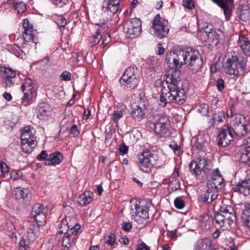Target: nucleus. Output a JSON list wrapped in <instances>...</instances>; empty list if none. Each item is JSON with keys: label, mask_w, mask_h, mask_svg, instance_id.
<instances>
[{"label": "nucleus", "mask_w": 250, "mask_h": 250, "mask_svg": "<svg viewBox=\"0 0 250 250\" xmlns=\"http://www.w3.org/2000/svg\"><path fill=\"white\" fill-rule=\"evenodd\" d=\"M247 61L239 55L228 53L225 63L224 71L236 80L239 77L244 75Z\"/></svg>", "instance_id": "1"}, {"label": "nucleus", "mask_w": 250, "mask_h": 250, "mask_svg": "<svg viewBox=\"0 0 250 250\" xmlns=\"http://www.w3.org/2000/svg\"><path fill=\"white\" fill-rule=\"evenodd\" d=\"M236 218L233 208L230 206L221 207L214 216L218 227L223 230H229L234 225Z\"/></svg>", "instance_id": "2"}, {"label": "nucleus", "mask_w": 250, "mask_h": 250, "mask_svg": "<svg viewBox=\"0 0 250 250\" xmlns=\"http://www.w3.org/2000/svg\"><path fill=\"white\" fill-rule=\"evenodd\" d=\"M211 167L210 161L204 158H197L189 165L190 172L199 179L207 178Z\"/></svg>", "instance_id": "3"}, {"label": "nucleus", "mask_w": 250, "mask_h": 250, "mask_svg": "<svg viewBox=\"0 0 250 250\" xmlns=\"http://www.w3.org/2000/svg\"><path fill=\"white\" fill-rule=\"evenodd\" d=\"M190 49L188 50H177L167 52L166 56V62L168 67L181 68L187 64L188 58L189 57Z\"/></svg>", "instance_id": "4"}, {"label": "nucleus", "mask_w": 250, "mask_h": 250, "mask_svg": "<svg viewBox=\"0 0 250 250\" xmlns=\"http://www.w3.org/2000/svg\"><path fill=\"white\" fill-rule=\"evenodd\" d=\"M152 205L146 201L136 203L132 206L131 213L134 221L140 225H145L148 218V211Z\"/></svg>", "instance_id": "5"}, {"label": "nucleus", "mask_w": 250, "mask_h": 250, "mask_svg": "<svg viewBox=\"0 0 250 250\" xmlns=\"http://www.w3.org/2000/svg\"><path fill=\"white\" fill-rule=\"evenodd\" d=\"M140 80V73L138 68L127 67L120 79L122 86L125 89L129 90L135 88L138 84Z\"/></svg>", "instance_id": "6"}, {"label": "nucleus", "mask_w": 250, "mask_h": 250, "mask_svg": "<svg viewBox=\"0 0 250 250\" xmlns=\"http://www.w3.org/2000/svg\"><path fill=\"white\" fill-rule=\"evenodd\" d=\"M46 207L41 204H35L31 211V216L36 221V225H31V227L36 230L39 227L43 226L46 222V213H47Z\"/></svg>", "instance_id": "7"}, {"label": "nucleus", "mask_w": 250, "mask_h": 250, "mask_svg": "<svg viewBox=\"0 0 250 250\" xmlns=\"http://www.w3.org/2000/svg\"><path fill=\"white\" fill-rule=\"evenodd\" d=\"M157 160V155L151 151L142 152L139 156V167L141 170L148 172L156 164Z\"/></svg>", "instance_id": "8"}, {"label": "nucleus", "mask_w": 250, "mask_h": 250, "mask_svg": "<svg viewBox=\"0 0 250 250\" xmlns=\"http://www.w3.org/2000/svg\"><path fill=\"white\" fill-rule=\"evenodd\" d=\"M152 29L153 34L160 39L165 37L169 31L167 22L161 18L159 14L153 20Z\"/></svg>", "instance_id": "9"}, {"label": "nucleus", "mask_w": 250, "mask_h": 250, "mask_svg": "<svg viewBox=\"0 0 250 250\" xmlns=\"http://www.w3.org/2000/svg\"><path fill=\"white\" fill-rule=\"evenodd\" d=\"M212 25L209 28L208 26L204 30V36L207 37V41L210 45H215L221 43L224 40L223 32L218 29L212 28Z\"/></svg>", "instance_id": "10"}, {"label": "nucleus", "mask_w": 250, "mask_h": 250, "mask_svg": "<svg viewBox=\"0 0 250 250\" xmlns=\"http://www.w3.org/2000/svg\"><path fill=\"white\" fill-rule=\"evenodd\" d=\"M141 25V21L139 19L133 18L125 22L124 30L128 37L134 38L140 34L142 30Z\"/></svg>", "instance_id": "11"}, {"label": "nucleus", "mask_w": 250, "mask_h": 250, "mask_svg": "<svg viewBox=\"0 0 250 250\" xmlns=\"http://www.w3.org/2000/svg\"><path fill=\"white\" fill-rule=\"evenodd\" d=\"M170 124L166 116L160 117L155 124L154 131L160 137H167L170 136Z\"/></svg>", "instance_id": "12"}, {"label": "nucleus", "mask_w": 250, "mask_h": 250, "mask_svg": "<svg viewBox=\"0 0 250 250\" xmlns=\"http://www.w3.org/2000/svg\"><path fill=\"white\" fill-rule=\"evenodd\" d=\"M203 60L200 57L199 53L190 49L189 57L188 58L187 65L193 73H196L201 69Z\"/></svg>", "instance_id": "13"}, {"label": "nucleus", "mask_w": 250, "mask_h": 250, "mask_svg": "<svg viewBox=\"0 0 250 250\" xmlns=\"http://www.w3.org/2000/svg\"><path fill=\"white\" fill-rule=\"evenodd\" d=\"M121 0H104L102 5V14L106 17L107 19L110 18L119 10Z\"/></svg>", "instance_id": "14"}, {"label": "nucleus", "mask_w": 250, "mask_h": 250, "mask_svg": "<svg viewBox=\"0 0 250 250\" xmlns=\"http://www.w3.org/2000/svg\"><path fill=\"white\" fill-rule=\"evenodd\" d=\"M165 72L164 81L167 84L177 85L180 81V71L175 67H168Z\"/></svg>", "instance_id": "15"}, {"label": "nucleus", "mask_w": 250, "mask_h": 250, "mask_svg": "<svg viewBox=\"0 0 250 250\" xmlns=\"http://www.w3.org/2000/svg\"><path fill=\"white\" fill-rule=\"evenodd\" d=\"M211 178L207 183V187H209L210 189L216 190L221 188L223 185V178L219 173L218 169H216L213 171H210V174Z\"/></svg>", "instance_id": "16"}, {"label": "nucleus", "mask_w": 250, "mask_h": 250, "mask_svg": "<svg viewBox=\"0 0 250 250\" xmlns=\"http://www.w3.org/2000/svg\"><path fill=\"white\" fill-rule=\"evenodd\" d=\"M218 145L225 147L229 145L233 138L232 129L229 126H224L218 134Z\"/></svg>", "instance_id": "17"}, {"label": "nucleus", "mask_w": 250, "mask_h": 250, "mask_svg": "<svg viewBox=\"0 0 250 250\" xmlns=\"http://www.w3.org/2000/svg\"><path fill=\"white\" fill-rule=\"evenodd\" d=\"M36 230L29 227L27 229V234L24 235L19 243L20 250H26L30 243L36 239Z\"/></svg>", "instance_id": "18"}, {"label": "nucleus", "mask_w": 250, "mask_h": 250, "mask_svg": "<svg viewBox=\"0 0 250 250\" xmlns=\"http://www.w3.org/2000/svg\"><path fill=\"white\" fill-rule=\"evenodd\" d=\"M244 119V117H236L235 120L233 121V128L232 129L233 132L238 136H243L248 132V125L244 122H243Z\"/></svg>", "instance_id": "19"}, {"label": "nucleus", "mask_w": 250, "mask_h": 250, "mask_svg": "<svg viewBox=\"0 0 250 250\" xmlns=\"http://www.w3.org/2000/svg\"><path fill=\"white\" fill-rule=\"evenodd\" d=\"M22 37L24 42H30L33 41L35 37L36 30H34L32 25L29 24V21L25 19L22 21Z\"/></svg>", "instance_id": "20"}, {"label": "nucleus", "mask_w": 250, "mask_h": 250, "mask_svg": "<svg viewBox=\"0 0 250 250\" xmlns=\"http://www.w3.org/2000/svg\"><path fill=\"white\" fill-rule=\"evenodd\" d=\"M223 9L226 19L229 20L231 14V6L233 4V0H211Z\"/></svg>", "instance_id": "21"}, {"label": "nucleus", "mask_w": 250, "mask_h": 250, "mask_svg": "<svg viewBox=\"0 0 250 250\" xmlns=\"http://www.w3.org/2000/svg\"><path fill=\"white\" fill-rule=\"evenodd\" d=\"M232 188L234 192L245 196L250 195V178L238 183Z\"/></svg>", "instance_id": "22"}, {"label": "nucleus", "mask_w": 250, "mask_h": 250, "mask_svg": "<svg viewBox=\"0 0 250 250\" xmlns=\"http://www.w3.org/2000/svg\"><path fill=\"white\" fill-rule=\"evenodd\" d=\"M16 75V72L8 67H3L0 71V76L5 80L7 85L12 84Z\"/></svg>", "instance_id": "23"}, {"label": "nucleus", "mask_w": 250, "mask_h": 250, "mask_svg": "<svg viewBox=\"0 0 250 250\" xmlns=\"http://www.w3.org/2000/svg\"><path fill=\"white\" fill-rule=\"evenodd\" d=\"M37 109V116L40 119H44L46 117L51 115L52 111V107L46 103L40 104Z\"/></svg>", "instance_id": "24"}, {"label": "nucleus", "mask_w": 250, "mask_h": 250, "mask_svg": "<svg viewBox=\"0 0 250 250\" xmlns=\"http://www.w3.org/2000/svg\"><path fill=\"white\" fill-rule=\"evenodd\" d=\"M36 130L30 125L24 127L21 135V141H36Z\"/></svg>", "instance_id": "25"}, {"label": "nucleus", "mask_w": 250, "mask_h": 250, "mask_svg": "<svg viewBox=\"0 0 250 250\" xmlns=\"http://www.w3.org/2000/svg\"><path fill=\"white\" fill-rule=\"evenodd\" d=\"M69 211V213L65 215V219L62 221V224L60 229H69L72 227L73 225L76 223V215L73 209Z\"/></svg>", "instance_id": "26"}, {"label": "nucleus", "mask_w": 250, "mask_h": 250, "mask_svg": "<svg viewBox=\"0 0 250 250\" xmlns=\"http://www.w3.org/2000/svg\"><path fill=\"white\" fill-rule=\"evenodd\" d=\"M93 23L99 26L100 28L97 29L96 34L92 35L90 39V44L91 46L96 45L100 42V41L102 37V36L101 34V32L106 27L105 24L103 22L102 23L93 22Z\"/></svg>", "instance_id": "27"}, {"label": "nucleus", "mask_w": 250, "mask_h": 250, "mask_svg": "<svg viewBox=\"0 0 250 250\" xmlns=\"http://www.w3.org/2000/svg\"><path fill=\"white\" fill-rule=\"evenodd\" d=\"M59 233H64V235L63 237L62 244V245L65 247H67L68 245L71 244H73L76 241L77 236L75 235L72 234L68 231H66V229H60L59 231Z\"/></svg>", "instance_id": "28"}, {"label": "nucleus", "mask_w": 250, "mask_h": 250, "mask_svg": "<svg viewBox=\"0 0 250 250\" xmlns=\"http://www.w3.org/2000/svg\"><path fill=\"white\" fill-rule=\"evenodd\" d=\"M130 115L134 119L140 121L145 117L146 109L145 107H141L138 105L134 106L132 108Z\"/></svg>", "instance_id": "29"}, {"label": "nucleus", "mask_w": 250, "mask_h": 250, "mask_svg": "<svg viewBox=\"0 0 250 250\" xmlns=\"http://www.w3.org/2000/svg\"><path fill=\"white\" fill-rule=\"evenodd\" d=\"M207 188L208 189L202 196V200L204 203L209 204L217 198L218 192L212 188L210 189L209 187Z\"/></svg>", "instance_id": "30"}, {"label": "nucleus", "mask_w": 250, "mask_h": 250, "mask_svg": "<svg viewBox=\"0 0 250 250\" xmlns=\"http://www.w3.org/2000/svg\"><path fill=\"white\" fill-rule=\"evenodd\" d=\"M63 160V156L59 151H55L49 155V158L45 165L56 166L59 164Z\"/></svg>", "instance_id": "31"}, {"label": "nucleus", "mask_w": 250, "mask_h": 250, "mask_svg": "<svg viewBox=\"0 0 250 250\" xmlns=\"http://www.w3.org/2000/svg\"><path fill=\"white\" fill-rule=\"evenodd\" d=\"M93 193L90 191H85L81 194L78 199V203L82 207H84L89 204L92 200Z\"/></svg>", "instance_id": "32"}, {"label": "nucleus", "mask_w": 250, "mask_h": 250, "mask_svg": "<svg viewBox=\"0 0 250 250\" xmlns=\"http://www.w3.org/2000/svg\"><path fill=\"white\" fill-rule=\"evenodd\" d=\"M212 241L209 238H205L197 242L195 250H212Z\"/></svg>", "instance_id": "33"}, {"label": "nucleus", "mask_w": 250, "mask_h": 250, "mask_svg": "<svg viewBox=\"0 0 250 250\" xmlns=\"http://www.w3.org/2000/svg\"><path fill=\"white\" fill-rule=\"evenodd\" d=\"M241 19L247 21L250 19V8L247 4H240L238 7Z\"/></svg>", "instance_id": "34"}, {"label": "nucleus", "mask_w": 250, "mask_h": 250, "mask_svg": "<svg viewBox=\"0 0 250 250\" xmlns=\"http://www.w3.org/2000/svg\"><path fill=\"white\" fill-rule=\"evenodd\" d=\"M238 44L246 55H250V43L247 38L245 36H240Z\"/></svg>", "instance_id": "35"}, {"label": "nucleus", "mask_w": 250, "mask_h": 250, "mask_svg": "<svg viewBox=\"0 0 250 250\" xmlns=\"http://www.w3.org/2000/svg\"><path fill=\"white\" fill-rule=\"evenodd\" d=\"M21 87L23 94H33L35 92V90L32 85V81L29 78L24 80L21 84Z\"/></svg>", "instance_id": "36"}, {"label": "nucleus", "mask_w": 250, "mask_h": 250, "mask_svg": "<svg viewBox=\"0 0 250 250\" xmlns=\"http://www.w3.org/2000/svg\"><path fill=\"white\" fill-rule=\"evenodd\" d=\"M37 142L32 141H21L22 149L23 152L26 153H30L35 148Z\"/></svg>", "instance_id": "37"}, {"label": "nucleus", "mask_w": 250, "mask_h": 250, "mask_svg": "<svg viewBox=\"0 0 250 250\" xmlns=\"http://www.w3.org/2000/svg\"><path fill=\"white\" fill-rule=\"evenodd\" d=\"M29 193V190L28 189L22 188L21 187L17 188L13 192V194L17 200L27 197Z\"/></svg>", "instance_id": "38"}, {"label": "nucleus", "mask_w": 250, "mask_h": 250, "mask_svg": "<svg viewBox=\"0 0 250 250\" xmlns=\"http://www.w3.org/2000/svg\"><path fill=\"white\" fill-rule=\"evenodd\" d=\"M185 95H169L168 96V103L183 104L185 102Z\"/></svg>", "instance_id": "39"}, {"label": "nucleus", "mask_w": 250, "mask_h": 250, "mask_svg": "<svg viewBox=\"0 0 250 250\" xmlns=\"http://www.w3.org/2000/svg\"><path fill=\"white\" fill-rule=\"evenodd\" d=\"M6 229L9 232L8 235L14 240H17V232L16 230L15 227L13 223L11 221H8L6 223Z\"/></svg>", "instance_id": "40"}, {"label": "nucleus", "mask_w": 250, "mask_h": 250, "mask_svg": "<svg viewBox=\"0 0 250 250\" xmlns=\"http://www.w3.org/2000/svg\"><path fill=\"white\" fill-rule=\"evenodd\" d=\"M225 118L224 113L223 111H218L215 113L212 118L211 119L210 122L213 124L219 123L222 122Z\"/></svg>", "instance_id": "41"}, {"label": "nucleus", "mask_w": 250, "mask_h": 250, "mask_svg": "<svg viewBox=\"0 0 250 250\" xmlns=\"http://www.w3.org/2000/svg\"><path fill=\"white\" fill-rule=\"evenodd\" d=\"M168 188L173 191L180 189V183L179 180L177 179H173L169 184Z\"/></svg>", "instance_id": "42"}, {"label": "nucleus", "mask_w": 250, "mask_h": 250, "mask_svg": "<svg viewBox=\"0 0 250 250\" xmlns=\"http://www.w3.org/2000/svg\"><path fill=\"white\" fill-rule=\"evenodd\" d=\"M55 21L60 28L64 27L67 23L66 20L62 15L56 17Z\"/></svg>", "instance_id": "43"}, {"label": "nucleus", "mask_w": 250, "mask_h": 250, "mask_svg": "<svg viewBox=\"0 0 250 250\" xmlns=\"http://www.w3.org/2000/svg\"><path fill=\"white\" fill-rule=\"evenodd\" d=\"M13 6L15 7V9L17 11L18 13L21 14L23 13L26 9L25 3L22 2H20L13 4Z\"/></svg>", "instance_id": "44"}, {"label": "nucleus", "mask_w": 250, "mask_h": 250, "mask_svg": "<svg viewBox=\"0 0 250 250\" xmlns=\"http://www.w3.org/2000/svg\"><path fill=\"white\" fill-rule=\"evenodd\" d=\"M104 241L107 244L113 246L116 241L115 235L113 233L109 234L104 237Z\"/></svg>", "instance_id": "45"}, {"label": "nucleus", "mask_w": 250, "mask_h": 250, "mask_svg": "<svg viewBox=\"0 0 250 250\" xmlns=\"http://www.w3.org/2000/svg\"><path fill=\"white\" fill-rule=\"evenodd\" d=\"M81 228V226L79 224H74L73 225L72 227H70L69 229H65L66 231H68L69 232H70L72 234L75 235V236H77V234L79 230V229Z\"/></svg>", "instance_id": "46"}, {"label": "nucleus", "mask_w": 250, "mask_h": 250, "mask_svg": "<svg viewBox=\"0 0 250 250\" xmlns=\"http://www.w3.org/2000/svg\"><path fill=\"white\" fill-rule=\"evenodd\" d=\"M10 175L11 179L16 181L21 178L23 176V174L19 170H14L11 172Z\"/></svg>", "instance_id": "47"}, {"label": "nucleus", "mask_w": 250, "mask_h": 250, "mask_svg": "<svg viewBox=\"0 0 250 250\" xmlns=\"http://www.w3.org/2000/svg\"><path fill=\"white\" fill-rule=\"evenodd\" d=\"M33 95H24L21 99V103L26 106L31 103L33 99Z\"/></svg>", "instance_id": "48"}, {"label": "nucleus", "mask_w": 250, "mask_h": 250, "mask_svg": "<svg viewBox=\"0 0 250 250\" xmlns=\"http://www.w3.org/2000/svg\"><path fill=\"white\" fill-rule=\"evenodd\" d=\"M0 168L1 170L2 177H4L8 173L9 169L8 166L4 162H0Z\"/></svg>", "instance_id": "49"}, {"label": "nucleus", "mask_w": 250, "mask_h": 250, "mask_svg": "<svg viewBox=\"0 0 250 250\" xmlns=\"http://www.w3.org/2000/svg\"><path fill=\"white\" fill-rule=\"evenodd\" d=\"M243 217L245 218V219H250V203H246L244 205Z\"/></svg>", "instance_id": "50"}, {"label": "nucleus", "mask_w": 250, "mask_h": 250, "mask_svg": "<svg viewBox=\"0 0 250 250\" xmlns=\"http://www.w3.org/2000/svg\"><path fill=\"white\" fill-rule=\"evenodd\" d=\"M175 207L178 209H182L185 206V203L180 198H176L174 200Z\"/></svg>", "instance_id": "51"}, {"label": "nucleus", "mask_w": 250, "mask_h": 250, "mask_svg": "<svg viewBox=\"0 0 250 250\" xmlns=\"http://www.w3.org/2000/svg\"><path fill=\"white\" fill-rule=\"evenodd\" d=\"M60 79L62 81H70L71 79V74L69 72L65 71L60 75Z\"/></svg>", "instance_id": "52"}, {"label": "nucleus", "mask_w": 250, "mask_h": 250, "mask_svg": "<svg viewBox=\"0 0 250 250\" xmlns=\"http://www.w3.org/2000/svg\"><path fill=\"white\" fill-rule=\"evenodd\" d=\"M123 116V112L121 110H116L113 113V120L116 122Z\"/></svg>", "instance_id": "53"}, {"label": "nucleus", "mask_w": 250, "mask_h": 250, "mask_svg": "<svg viewBox=\"0 0 250 250\" xmlns=\"http://www.w3.org/2000/svg\"><path fill=\"white\" fill-rule=\"evenodd\" d=\"M50 1L54 5L62 7L67 3L68 0H50Z\"/></svg>", "instance_id": "54"}, {"label": "nucleus", "mask_w": 250, "mask_h": 250, "mask_svg": "<svg viewBox=\"0 0 250 250\" xmlns=\"http://www.w3.org/2000/svg\"><path fill=\"white\" fill-rule=\"evenodd\" d=\"M183 5L186 8L192 9L194 7V3L192 0H183Z\"/></svg>", "instance_id": "55"}, {"label": "nucleus", "mask_w": 250, "mask_h": 250, "mask_svg": "<svg viewBox=\"0 0 250 250\" xmlns=\"http://www.w3.org/2000/svg\"><path fill=\"white\" fill-rule=\"evenodd\" d=\"M169 147L173 150L176 155L180 154V147L176 142H173L169 145Z\"/></svg>", "instance_id": "56"}, {"label": "nucleus", "mask_w": 250, "mask_h": 250, "mask_svg": "<svg viewBox=\"0 0 250 250\" xmlns=\"http://www.w3.org/2000/svg\"><path fill=\"white\" fill-rule=\"evenodd\" d=\"M216 85L219 91H221L225 88L224 81L221 79H218L216 81Z\"/></svg>", "instance_id": "57"}, {"label": "nucleus", "mask_w": 250, "mask_h": 250, "mask_svg": "<svg viewBox=\"0 0 250 250\" xmlns=\"http://www.w3.org/2000/svg\"><path fill=\"white\" fill-rule=\"evenodd\" d=\"M168 103V98L167 99L164 95H161L159 99V105L162 107H165Z\"/></svg>", "instance_id": "58"}, {"label": "nucleus", "mask_w": 250, "mask_h": 250, "mask_svg": "<svg viewBox=\"0 0 250 250\" xmlns=\"http://www.w3.org/2000/svg\"><path fill=\"white\" fill-rule=\"evenodd\" d=\"M128 150V147L125 143L123 142L119 147V152L121 154L123 155L127 153Z\"/></svg>", "instance_id": "59"}, {"label": "nucleus", "mask_w": 250, "mask_h": 250, "mask_svg": "<svg viewBox=\"0 0 250 250\" xmlns=\"http://www.w3.org/2000/svg\"><path fill=\"white\" fill-rule=\"evenodd\" d=\"M241 146L243 148L248 149V151H250V137H248L243 140Z\"/></svg>", "instance_id": "60"}, {"label": "nucleus", "mask_w": 250, "mask_h": 250, "mask_svg": "<svg viewBox=\"0 0 250 250\" xmlns=\"http://www.w3.org/2000/svg\"><path fill=\"white\" fill-rule=\"evenodd\" d=\"M48 154L47 153V151L43 150L41 151L40 154L38 155L37 159L39 161H43L45 160Z\"/></svg>", "instance_id": "61"}, {"label": "nucleus", "mask_w": 250, "mask_h": 250, "mask_svg": "<svg viewBox=\"0 0 250 250\" xmlns=\"http://www.w3.org/2000/svg\"><path fill=\"white\" fill-rule=\"evenodd\" d=\"M70 133L73 136H77L79 134V131L78 130L76 125H73L70 128Z\"/></svg>", "instance_id": "62"}, {"label": "nucleus", "mask_w": 250, "mask_h": 250, "mask_svg": "<svg viewBox=\"0 0 250 250\" xmlns=\"http://www.w3.org/2000/svg\"><path fill=\"white\" fill-rule=\"evenodd\" d=\"M165 49L163 47L162 44L159 43L157 45V47L156 48L155 52L156 54L157 55H161L164 53Z\"/></svg>", "instance_id": "63"}, {"label": "nucleus", "mask_w": 250, "mask_h": 250, "mask_svg": "<svg viewBox=\"0 0 250 250\" xmlns=\"http://www.w3.org/2000/svg\"><path fill=\"white\" fill-rule=\"evenodd\" d=\"M136 250H150L149 247L144 243L139 245Z\"/></svg>", "instance_id": "64"}]
</instances>
